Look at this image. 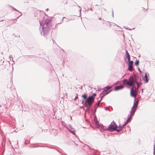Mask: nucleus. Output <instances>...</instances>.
I'll list each match as a JSON object with an SVG mask.
<instances>
[{
	"mask_svg": "<svg viewBox=\"0 0 155 155\" xmlns=\"http://www.w3.org/2000/svg\"><path fill=\"white\" fill-rule=\"evenodd\" d=\"M130 118H128L127 119L126 121L125 122V123L123 125V127L125 126L126 124L128 123L130 120Z\"/></svg>",
	"mask_w": 155,
	"mask_h": 155,
	"instance_id": "nucleus-16",
	"label": "nucleus"
},
{
	"mask_svg": "<svg viewBox=\"0 0 155 155\" xmlns=\"http://www.w3.org/2000/svg\"><path fill=\"white\" fill-rule=\"evenodd\" d=\"M11 8H12V9H13L14 10H15V11L19 12V11L17 10L16 8H14L13 7L11 6Z\"/></svg>",
	"mask_w": 155,
	"mask_h": 155,
	"instance_id": "nucleus-25",
	"label": "nucleus"
},
{
	"mask_svg": "<svg viewBox=\"0 0 155 155\" xmlns=\"http://www.w3.org/2000/svg\"><path fill=\"white\" fill-rule=\"evenodd\" d=\"M68 126H69V127L70 129L71 128V130H74V128L73 127L71 124H69Z\"/></svg>",
	"mask_w": 155,
	"mask_h": 155,
	"instance_id": "nucleus-24",
	"label": "nucleus"
},
{
	"mask_svg": "<svg viewBox=\"0 0 155 155\" xmlns=\"http://www.w3.org/2000/svg\"><path fill=\"white\" fill-rule=\"evenodd\" d=\"M141 81V78L139 76L134 74L130 76L128 80L126 79L124 80L122 83L124 84H127L132 87L130 89V95L133 97H135L136 95V90L138 89L142 84L140 82Z\"/></svg>",
	"mask_w": 155,
	"mask_h": 155,
	"instance_id": "nucleus-1",
	"label": "nucleus"
},
{
	"mask_svg": "<svg viewBox=\"0 0 155 155\" xmlns=\"http://www.w3.org/2000/svg\"><path fill=\"white\" fill-rule=\"evenodd\" d=\"M113 86V85L107 86V87H105V88H107V89H108V90L110 89H111L112 87Z\"/></svg>",
	"mask_w": 155,
	"mask_h": 155,
	"instance_id": "nucleus-22",
	"label": "nucleus"
},
{
	"mask_svg": "<svg viewBox=\"0 0 155 155\" xmlns=\"http://www.w3.org/2000/svg\"><path fill=\"white\" fill-rule=\"evenodd\" d=\"M104 10H105V11H106V9H104Z\"/></svg>",
	"mask_w": 155,
	"mask_h": 155,
	"instance_id": "nucleus-47",
	"label": "nucleus"
},
{
	"mask_svg": "<svg viewBox=\"0 0 155 155\" xmlns=\"http://www.w3.org/2000/svg\"><path fill=\"white\" fill-rule=\"evenodd\" d=\"M78 98V96L77 94V96L75 97V100Z\"/></svg>",
	"mask_w": 155,
	"mask_h": 155,
	"instance_id": "nucleus-34",
	"label": "nucleus"
},
{
	"mask_svg": "<svg viewBox=\"0 0 155 155\" xmlns=\"http://www.w3.org/2000/svg\"><path fill=\"white\" fill-rule=\"evenodd\" d=\"M4 61H3L2 63H4Z\"/></svg>",
	"mask_w": 155,
	"mask_h": 155,
	"instance_id": "nucleus-48",
	"label": "nucleus"
},
{
	"mask_svg": "<svg viewBox=\"0 0 155 155\" xmlns=\"http://www.w3.org/2000/svg\"><path fill=\"white\" fill-rule=\"evenodd\" d=\"M93 113L94 117L95 125L97 127H99L98 124V121L97 120V117H96L95 113Z\"/></svg>",
	"mask_w": 155,
	"mask_h": 155,
	"instance_id": "nucleus-8",
	"label": "nucleus"
},
{
	"mask_svg": "<svg viewBox=\"0 0 155 155\" xmlns=\"http://www.w3.org/2000/svg\"><path fill=\"white\" fill-rule=\"evenodd\" d=\"M134 114L130 112V116L128 118H130V120H131L132 118V116L134 115Z\"/></svg>",
	"mask_w": 155,
	"mask_h": 155,
	"instance_id": "nucleus-23",
	"label": "nucleus"
},
{
	"mask_svg": "<svg viewBox=\"0 0 155 155\" xmlns=\"http://www.w3.org/2000/svg\"><path fill=\"white\" fill-rule=\"evenodd\" d=\"M81 9L80 10V12H81Z\"/></svg>",
	"mask_w": 155,
	"mask_h": 155,
	"instance_id": "nucleus-43",
	"label": "nucleus"
},
{
	"mask_svg": "<svg viewBox=\"0 0 155 155\" xmlns=\"http://www.w3.org/2000/svg\"><path fill=\"white\" fill-rule=\"evenodd\" d=\"M10 64L9 62H7L6 63V64L5 65V68H6L7 69H8V68L10 66Z\"/></svg>",
	"mask_w": 155,
	"mask_h": 155,
	"instance_id": "nucleus-13",
	"label": "nucleus"
},
{
	"mask_svg": "<svg viewBox=\"0 0 155 155\" xmlns=\"http://www.w3.org/2000/svg\"><path fill=\"white\" fill-rule=\"evenodd\" d=\"M142 92H143V89L142 90Z\"/></svg>",
	"mask_w": 155,
	"mask_h": 155,
	"instance_id": "nucleus-44",
	"label": "nucleus"
},
{
	"mask_svg": "<svg viewBox=\"0 0 155 155\" xmlns=\"http://www.w3.org/2000/svg\"><path fill=\"white\" fill-rule=\"evenodd\" d=\"M68 130L69 132H70L72 134H73V135H75V132H74V131L71 130H70V129H68Z\"/></svg>",
	"mask_w": 155,
	"mask_h": 155,
	"instance_id": "nucleus-21",
	"label": "nucleus"
},
{
	"mask_svg": "<svg viewBox=\"0 0 155 155\" xmlns=\"http://www.w3.org/2000/svg\"><path fill=\"white\" fill-rule=\"evenodd\" d=\"M90 10H91V11H92V8H91L90 9Z\"/></svg>",
	"mask_w": 155,
	"mask_h": 155,
	"instance_id": "nucleus-40",
	"label": "nucleus"
},
{
	"mask_svg": "<svg viewBox=\"0 0 155 155\" xmlns=\"http://www.w3.org/2000/svg\"><path fill=\"white\" fill-rule=\"evenodd\" d=\"M111 91H112V90H110L108 92H107V94H108Z\"/></svg>",
	"mask_w": 155,
	"mask_h": 155,
	"instance_id": "nucleus-37",
	"label": "nucleus"
},
{
	"mask_svg": "<svg viewBox=\"0 0 155 155\" xmlns=\"http://www.w3.org/2000/svg\"><path fill=\"white\" fill-rule=\"evenodd\" d=\"M126 29H127V30H130V31H131V30H132V29H129V28H126ZM134 29V28H133L132 29Z\"/></svg>",
	"mask_w": 155,
	"mask_h": 155,
	"instance_id": "nucleus-33",
	"label": "nucleus"
},
{
	"mask_svg": "<svg viewBox=\"0 0 155 155\" xmlns=\"http://www.w3.org/2000/svg\"><path fill=\"white\" fill-rule=\"evenodd\" d=\"M13 67H12V70H13Z\"/></svg>",
	"mask_w": 155,
	"mask_h": 155,
	"instance_id": "nucleus-45",
	"label": "nucleus"
},
{
	"mask_svg": "<svg viewBox=\"0 0 155 155\" xmlns=\"http://www.w3.org/2000/svg\"><path fill=\"white\" fill-rule=\"evenodd\" d=\"M99 106L98 104H96L94 106V111H93V113H95L97 108Z\"/></svg>",
	"mask_w": 155,
	"mask_h": 155,
	"instance_id": "nucleus-12",
	"label": "nucleus"
},
{
	"mask_svg": "<svg viewBox=\"0 0 155 155\" xmlns=\"http://www.w3.org/2000/svg\"><path fill=\"white\" fill-rule=\"evenodd\" d=\"M85 107H87V108L85 111V112H88L89 113V111L91 110L92 112H93V109L91 108V106H84Z\"/></svg>",
	"mask_w": 155,
	"mask_h": 155,
	"instance_id": "nucleus-9",
	"label": "nucleus"
},
{
	"mask_svg": "<svg viewBox=\"0 0 155 155\" xmlns=\"http://www.w3.org/2000/svg\"><path fill=\"white\" fill-rule=\"evenodd\" d=\"M136 109L135 108H132L130 112L134 114L136 111Z\"/></svg>",
	"mask_w": 155,
	"mask_h": 155,
	"instance_id": "nucleus-18",
	"label": "nucleus"
},
{
	"mask_svg": "<svg viewBox=\"0 0 155 155\" xmlns=\"http://www.w3.org/2000/svg\"><path fill=\"white\" fill-rule=\"evenodd\" d=\"M63 122H63V121L62 122V124H63V125H64L63 124H64V123H63Z\"/></svg>",
	"mask_w": 155,
	"mask_h": 155,
	"instance_id": "nucleus-42",
	"label": "nucleus"
},
{
	"mask_svg": "<svg viewBox=\"0 0 155 155\" xmlns=\"http://www.w3.org/2000/svg\"><path fill=\"white\" fill-rule=\"evenodd\" d=\"M139 61L138 60H136V61L134 63L135 65L136 66H137L139 64Z\"/></svg>",
	"mask_w": 155,
	"mask_h": 155,
	"instance_id": "nucleus-19",
	"label": "nucleus"
},
{
	"mask_svg": "<svg viewBox=\"0 0 155 155\" xmlns=\"http://www.w3.org/2000/svg\"><path fill=\"white\" fill-rule=\"evenodd\" d=\"M138 70L140 72V73L142 72L141 70H140V68H138Z\"/></svg>",
	"mask_w": 155,
	"mask_h": 155,
	"instance_id": "nucleus-36",
	"label": "nucleus"
},
{
	"mask_svg": "<svg viewBox=\"0 0 155 155\" xmlns=\"http://www.w3.org/2000/svg\"><path fill=\"white\" fill-rule=\"evenodd\" d=\"M133 61H130L129 62H128V63L127 64L128 65V70L130 71H132L133 70Z\"/></svg>",
	"mask_w": 155,
	"mask_h": 155,
	"instance_id": "nucleus-5",
	"label": "nucleus"
},
{
	"mask_svg": "<svg viewBox=\"0 0 155 155\" xmlns=\"http://www.w3.org/2000/svg\"><path fill=\"white\" fill-rule=\"evenodd\" d=\"M96 95V94L95 93L90 95L84 103V106H91L94 101Z\"/></svg>",
	"mask_w": 155,
	"mask_h": 155,
	"instance_id": "nucleus-3",
	"label": "nucleus"
},
{
	"mask_svg": "<svg viewBox=\"0 0 155 155\" xmlns=\"http://www.w3.org/2000/svg\"><path fill=\"white\" fill-rule=\"evenodd\" d=\"M125 56L126 57V58H128L129 57H130V55L129 54L128 51L125 49Z\"/></svg>",
	"mask_w": 155,
	"mask_h": 155,
	"instance_id": "nucleus-14",
	"label": "nucleus"
},
{
	"mask_svg": "<svg viewBox=\"0 0 155 155\" xmlns=\"http://www.w3.org/2000/svg\"><path fill=\"white\" fill-rule=\"evenodd\" d=\"M124 127V126L123 127V125L122 126H121L120 124H119L118 127H118L119 128V129H117V128H116V130L117 132H119L120 131L122 130L123 129V127Z\"/></svg>",
	"mask_w": 155,
	"mask_h": 155,
	"instance_id": "nucleus-10",
	"label": "nucleus"
},
{
	"mask_svg": "<svg viewBox=\"0 0 155 155\" xmlns=\"http://www.w3.org/2000/svg\"><path fill=\"white\" fill-rule=\"evenodd\" d=\"M64 18H65V17H64L61 20V22L59 23V24H61V23H62L63 21V19Z\"/></svg>",
	"mask_w": 155,
	"mask_h": 155,
	"instance_id": "nucleus-29",
	"label": "nucleus"
},
{
	"mask_svg": "<svg viewBox=\"0 0 155 155\" xmlns=\"http://www.w3.org/2000/svg\"><path fill=\"white\" fill-rule=\"evenodd\" d=\"M102 95V96L101 97V98L103 99V98L104 97V95Z\"/></svg>",
	"mask_w": 155,
	"mask_h": 155,
	"instance_id": "nucleus-38",
	"label": "nucleus"
},
{
	"mask_svg": "<svg viewBox=\"0 0 155 155\" xmlns=\"http://www.w3.org/2000/svg\"><path fill=\"white\" fill-rule=\"evenodd\" d=\"M104 88L105 89L103 90V91H104V92H107V90H108V89H107V88Z\"/></svg>",
	"mask_w": 155,
	"mask_h": 155,
	"instance_id": "nucleus-30",
	"label": "nucleus"
},
{
	"mask_svg": "<svg viewBox=\"0 0 155 155\" xmlns=\"http://www.w3.org/2000/svg\"><path fill=\"white\" fill-rule=\"evenodd\" d=\"M104 88L105 89L103 90V91H104V92H107V90H108V89H107V88Z\"/></svg>",
	"mask_w": 155,
	"mask_h": 155,
	"instance_id": "nucleus-31",
	"label": "nucleus"
},
{
	"mask_svg": "<svg viewBox=\"0 0 155 155\" xmlns=\"http://www.w3.org/2000/svg\"><path fill=\"white\" fill-rule=\"evenodd\" d=\"M118 127V126L114 121H112L109 126V130L111 131H113L116 130V128Z\"/></svg>",
	"mask_w": 155,
	"mask_h": 155,
	"instance_id": "nucleus-4",
	"label": "nucleus"
},
{
	"mask_svg": "<svg viewBox=\"0 0 155 155\" xmlns=\"http://www.w3.org/2000/svg\"><path fill=\"white\" fill-rule=\"evenodd\" d=\"M84 103V101H82V103Z\"/></svg>",
	"mask_w": 155,
	"mask_h": 155,
	"instance_id": "nucleus-46",
	"label": "nucleus"
},
{
	"mask_svg": "<svg viewBox=\"0 0 155 155\" xmlns=\"http://www.w3.org/2000/svg\"><path fill=\"white\" fill-rule=\"evenodd\" d=\"M124 87V85H121L120 86H116L114 87V91H116L123 89Z\"/></svg>",
	"mask_w": 155,
	"mask_h": 155,
	"instance_id": "nucleus-7",
	"label": "nucleus"
},
{
	"mask_svg": "<svg viewBox=\"0 0 155 155\" xmlns=\"http://www.w3.org/2000/svg\"><path fill=\"white\" fill-rule=\"evenodd\" d=\"M135 99H134V104L133 106V107H132V108H135V109H136L137 107V105H138V101H137L135 103Z\"/></svg>",
	"mask_w": 155,
	"mask_h": 155,
	"instance_id": "nucleus-11",
	"label": "nucleus"
},
{
	"mask_svg": "<svg viewBox=\"0 0 155 155\" xmlns=\"http://www.w3.org/2000/svg\"><path fill=\"white\" fill-rule=\"evenodd\" d=\"M63 123H64V126L67 128V129L68 130L70 128H69V126H68V124H65V123L64 122H63Z\"/></svg>",
	"mask_w": 155,
	"mask_h": 155,
	"instance_id": "nucleus-20",
	"label": "nucleus"
},
{
	"mask_svg": "<svg viewBox=\"0 0 155 155\" xmlns=\"http://www.w3.org/2000/svg\"><path fill=\"white\" fill-rule=\"evenodd\" d=\"M81 97L84 99L85 100V101L86 100H87L88 97L87 94H84L83 95H82Z\"/></svg>",
	"mask_w": 155,
	"mask_h": 155,
	"instance_id": "nucleus-15",
	"label": "nucleus"
},
{
	"mask_svg": "<svg viewBox=\"0 0 155 155\" xmlns=\"http://www.w3.org/2000/svg\"><path fill=\"white\" fill-rule=\"evenodd\" d=\"M153 154L154 155L155 154V145H154L153 147Z\"/></svg>",
	"mask_w": 155,
	"mask_h": 155,
	"instance_id": "nucleus-27",
	"label": "nucleus"
},
{
	"mask_svg": "<svg viewBox=\"0 0 155 155\" xmlns=\"http://www.w3.org/2000/svg\"><path fill=\"white\" fill-rule=\"evenodd\" d=\"M103 95L104 96L106 95H107L106 92H104V91H103L100 94V95Z\"/></svg>",
	"mask_w": 155,
	"mask_h": 155,
	"instance_id": "nucleus-17",
	"label": "nucleus"
},
{
	"mask_svg": "<svg viewBox=\"0 0 155 155\" xmlns=\"http://www.w3.org/2000/svg\"><path fill=\"white\" fill-rule=\"evenodd\" d=\"M127 61L128 62H129L130 61H130V57H129L128 58H127Z\"/></svg>",
	"mask_w": 155,
	"mask_h": 155,
	"instance_id": "nucleus-26",
	"label": "nucleus"
},
{
	"mask_svg": "<svg viewBox=\"0 0 155 155\" xmlns=\"http://www.w3.org/2000/svg\"><path fill=\"white\" fill-rule=\"evenodd\" d=\"M51 20L48 19L43 20L41 21H39V30L42 35L46 36L48 34L51 28Z\"/></svg>",
	"mask_w": 155,
	"mask_h": 155,
	"instance_id": "nucleus-2",
	"label": "nucleus"
},
{
	"mask_svg": "<svg viewBox=\"0 0 155 155\" xmlns=\"http://www.w3.org/2000/svg\"><path fill=\"white\" fill-rule=\"evenodd\" d=\"M48 8H47V9H46V11H48Z\"/></svg>",
	"mask_w": 155,
	"mask_h": 155,
	"instance_id": "nucleus-39",
	"label": "nucleus"
},
{
	"mask_svg": "<svg viewBox=\"0 0 155 155\" xmlns=\"http://www.w3.org/2000/svg\"><path fill=\"white\" fill-rule=\"evenodd\" d=\"M9 58L10 59V60H11V59H13V57L12 55H10L9 56ZM12 61H13V59H12Z\"/></svg>",
	"mask_w": 155,
	"mask_h": 155,
	"instance_id": "nucleus-28",
	"label": "nucleus"
},
{
	"mask_svg": "<svg viewBox=\"0 0 155 155\" xmlns=\"http://www.w3.org/2000/svg\"><path fill=\"white\" fill-rule=\"evenodd\" d=\"M112 16L113 17V18L114 17V12H113V10H112Z\"/></svg>",
	"mask_w": 155,
	"mask_h": 155,
	"instance_id": "nucleus-35",
	"label": "nucleus"
},
{
	"mask_svg": "<svg viewBox=\"0 0 155 155\" xmlns=\"http://www.w3.org/2000/svg\"><path fill=\"white\" fill-rule=\"evenodd\" d=\"M99 20H101V18H99Z\"/></svg>",
	"mask_w": 155,
	"mask_h": 155,
	"instance_id": "nucleus-41",
	"label": "nucleus"
},
{
	"mask_svg": "<svg viewBox=\"0 0 155 155\" xmlns=\"http://www.w3.org/2000/svg\"><path fill=\"white\" fill-rule=\"evenodd\" d=\"M102 99L101 98L100 100L98 102L97 104H99Z\"/></svg>",
	"mask_w": 155,
	"mask_h": 155,
	"instance_id": "nucleus-32",
	"label": "nucleus"
},
{
	"mask_svg": "<svg viewBox=\"0 0 155 155\" xmlns=\"http://www.w3.org/2000/svg\"><path fill=\"white\" fill-rule=\"evenodd\" d=\"M149 76V74L148 73H145L144 78H143V79L145 83H147L148 82L149 79L148 78Z\"/></svg>",
	"mask_w": 155,
	"mask_h": 155,
	"instance_id": "nucleus-6",
	"label": "nucleus"
}]
</instances>
